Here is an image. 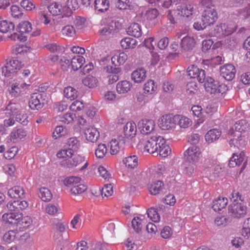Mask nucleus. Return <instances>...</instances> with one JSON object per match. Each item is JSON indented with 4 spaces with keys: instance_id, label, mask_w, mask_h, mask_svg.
Listing matches in <instances>:
<instances>
[{
    "instance_id": "aec40b11",
    "label": "nucleus",
    "mask_w": 250,
    "mask_h": 250,
    "mask_svg": "<svg viewBox=\"0 0 250 250\" xmlns=\"http://www.w3.org/2000/svg\"><path fill=\"white\" fill-rule=\"evenodd\" d=\"M3 111L7 117L16 116L21 112L20 106L18 104L10 102Z\"/></svg>"
},
{
    "instance_id": "4d7b16f0",
    "label": "nucleus",
    "mask_w": 250,
    "mask_h": 250,
    "mask_svg": "<svg viewBox=\"0 0 250 250\" xmlns=\"http://www.w3.org/2000/svg\"><path fill=\"white\" fill-rule=\"evenodd\" d=\"M18 151L19 149L17 146L11 147L4 153V157L7 159L10 160L16 156Z\"/></svg>"
},
{
    "instance_id": "338daca9",
    "label": "nucleus",
    "mask_w": 250,
    "mask_h": 250,
    "mask_svg": "<svg viewBox=\"0 0 250 250\" xmlns=\"http://www.w3.org/2000/svg\"><path fill=\"white\" fill-rule=\"evenodd\" d=\"M10 10L11 15L14 18H19L22 15L21 10L18 5H12L10 8Z\"/></svg>"
},
{
    "instance_id": "9b49d317",
    "label": "nucleus",
    "mask_w": 250,
    "mask_h": 250,
    "mask_svg": "<svg viewBox=\"0 0 250 250\" xmlns=\"http://www.w3.org/2000/svg\"><path fill=\"white\" fill-rule=\"evenodd\" d=\"M45 104V100L42 94L34 93L31 95L29 101V106L32 109H41Z\"/></svg>"
},
{
    "instance_id": "5701e85b",
    "label": "nucleus",
    "mask_w": 250,
    "mask_h": 250,
    "mask_svg": "<svg viewBox=\"0 0 250 250\" xmlns=\"http://www.w3.org/2000/svg\"><path fill=\"white\" fill-rule=\"evenodd\" d=\"M85 161V157L80 155H75L72 159L65 160V166L68 168L76 167Z\"/></svg>"
},
{
    "instance_id": "0e129e2a",
    "label": "nucleus",
    "mask_w": 250,
    "mask_h": 250,
    "mask_svg": "<svg viewBox=\"0 0 250 250\" xmlns=\"http://www.w3.org/2000/svg\"><path fill=\"white\" fill-rule=\"evenodd\" d=\"M113 192V186L111 184L105 185L101 190L102 195L107 197L112 195Z\"/></svg>"
},
{
    "instance_id": "cd10ccee",
    "label": "nucleus",
    "mask_w": 250,
    "mask_h": 250,
    "mask_svg": "<svg viewBox=\"0 0 250 250\" xmlns=\"http://www.w3.org/2000/svg\"><path fill=\"white\" fill-rule=\"evenodd\" d=\"M79 7V4L78 0H67V6H64V9L66 10L64 13L65 17H70L72 13V10L78 9Z\"/></svg>"
},
{
    "instance_id": "dca6fc26",
    "label": "nucleus",
    "mask_w": 250,
    "mask_h": 250,
    "mask_svg": "<svg viewBox=\"0 0 250 250\" xmlns=\"http://www.w3.org/2000/svg\"><path fill=\"white\" fill-rule=\"evenodd\" d=\"M109 145L111 154L116 155L124 149L125 145V140L122 138L119 139V140L112 139L110 142Z\"/></svg>"
},
{
    "instance_id": "c03bdc74",
    "label": "nucleus",
    "mask_w": 250,
    "mask_h": 250,
    "mask_svg": "<svg viewBox=\"0 0 250 250\" xmlns=\"http://www.w3.org/2000/svg\"><path fill=\"white\" fill-rule=\"evenodd\" d=\"M83 84L89 88H94L97 85V79L90 75H88L83 80Z\"/></svg>"
},
{
    "instance_id": "c756f323",
    "label": "nucleus",
    "mask_w": 250,
    "mask_h": 250,
    "mask_svg": "<svg viewBox=\"0 0 250 250\" xmlns=\"http://www.w3.org/2000/svg\"><path fill=\"white\" fill-rule=\"evenodd\" d=\"M26 136V132L22 128L14 129L10 135V140L13 142H16Z\"/></svg>"
},
{
    "instance_id": "72a5a7b5",
    "label": "nucleus",
    "mask_w": 250,
    "mask_h": 250,
    "mask_svg": "<svg viewBox=\"0 0 250 250\" xmlns=\"http://www.w3.org/2000/svg\"><path fill=\"white\" fill-rule=\"evenodd\" d=\"M244 154L243 152H241L239 155L234 153L232 156L230 158L229 163V166L230 167H234L236 166L240 165L244 161Z\"/></svg>"
},
{
    "instance_id": "6e6d98bb",
    "label": "nucleus",
    "mask_w": 250,
    "mask_h": 250,
    "mask_svg": "<svg viewBox=\"0 0 250 250\" xmlns=\"http://www.w3.org/2000/svg\"><path fill=\"white\" fill-rule=\"evenodd\" d=\"M53 107L55 112H62L67 109V104L65 101H62L54 104Z\"/></svg>"
},
{
    "instance_id": "2eb2a0df",
    "label": "nucleus",
    "mask_w": 250,
    "mask_h": 250,
    "mask_svg": "<svg viewBox=\"0 0 250 250\" xmlns=\"http://www.w3.org/2000/svg\"><path fill=\"white\" fill-rule=\"evenodd\" d=\"M21 217V213L11 212L4 213L2 216V219L3 221L14 226L18 228L20 218Z\"/></svg>"
},
{
    "instance_id": "a211bd4d",
    "label": "nucleus",
    "mask_w": 250,
    "mask_h": 250,
    "mask_svg": "<svg viewBox=\"0 0 250 250\" xmlns=\"http://www.w3.org/2000/svg\"><path fill=\"white\" fill-rule=\"evenodd\" d=\"M84 135L88 141L94 143L97 141L100 134L96 128L89 126L84 130Z\"/></svg>"
},
{
    "instance_id": "bb28decb",
    "label": "nucleus",
    "mask_w": 250,
    "mask_h": 250,
    "mask_svg": "<svg viewBox=\"0 0 250 250\" xmlns=\"http://www.w3.org/2000/svg\"><path fill=\"white\" fill-rule=\"evenodd\" d=\"M195 44V41L193 38L187 36L184 37L181 42V47L184 50L192 49Z\"/></svg>"
},
{
    "instance_id": "5fc2aeb1",
    "label": "nucleus",
    "mask_w": 250,
    "mask_h": 250,
    "mask_svg": "<svg viewBox=\"0 0 250 250\" xmlns=\"http://www.w3.org/2000/svg\"><path fill=\"white\" fill-rule=\"evenodd\" d=\"M236 14L239 16L240 19L247 18L250 16V5L248 4L244 9H240Z\"/></svg>"
},
{
    "instance_id": "f704fd0d",
    "label": "nucleus",
    "mask_w": 250,
    "mask_h": 250,
    "mask_svg": "<svg viewBox=\"0 0 250 250\" xmlns=\"http://www.w3.org/2000/svg\"><path fill=\"white\" fill-rule=\"evenodd\" d=\"M164 184L162 181H155L150 185L149 191L151 194L157 195L162 190Z\"/></svg>"
},
{
    "instance_id": "c9c22d12",
    "label": "nucleus",
    "mask_w": 250,
    "mask_h": 250,
    "mask_svg": "<svg viewBox=\"0 0 250 250\" xmlns=\"http://www.w3.org/2000/svg\"><path fill=\"white\" fill-rule=\"evenodd\" d=\"M123 162L128 168L132 169L138 165V158L136 155L128 156L123 160Z\"/></svg>"
},
{
    "instance_id": "39448f33",
    "label": "nucleus",
    "mask_w": 250,
    "mask_h": 250,
    "mask_svg": "<svg viewBox=\"0 0 250 250\" xmlns=\"http://www.w3.org/2000/svg\"><path fill=\"white\" fill-rule=\"evenodd\" d=\"M200 148L196 146H192L184 152V157L187 162L196 164L202 157Z\"/></svg>"
},
{
    "instance_id": "f257e3e1",
    "label": "nucleus",
    "mask_w": 250,
    "mask_h": 250,
    "mask_svg": "<svg viewBox=\"0 0 250 250\" xmlns=\"http://www.w3.org/2000/svg\"><path fill=\"white\" fill-rule=\"evenodd\" d=\"M138 146L150 154H159L162 157H167L170 152V148L166 144L165 139L160 136H154L149 139L140 141Z\"/></svg>"
},
{
    "instance_id": "8fccbe9b",
    "label": "nucleus",
    "mask_w": 250,
    "mask_h": 250,
    "mask_svg": "<svg viewBox=\"0 0 250 250\" xmlns=\"http://www.w3.org/2000/svg\"><path fill=\"white\" fill-rule=\"evenodd\" d=\"M86 189L87 187L86 185L79 184L76 186H73V187L71 188L70 191L72 194L76 195L84 192Z\"/></svg>"
},
{
    "instance_id": "4468645a",
    "label": "nucleus",
    "mask_w": 250,
    "mask_h": 250,
    "mask_svg": "<svg viewBox=\"0 0 250 250\" xmlns=\"http://www.w3.org/2000/svg\"><path fill=\"white\" fill-rule=\"evenodd\" d=\"M174 116L169 114L163 116L159 121V125L163 130H169L174 127L175 122Z\"/></svg>"
},
{
    "instance_id": "c85d7f7f",
    "label": "nucleus",
    "mask_w": 250,
    "mask_h": 250,
    "mask_svg": "<svg viewBox=\"0 0 250 250\" xmlns=\"http://www.w3.org/2000/svg\"><path fill=\"white\" fill-rule=\"evenodd\" d=\"M221 134V132L219 129H210L205 135V140L208 143H211L213 141L218 140Z\"/></svg>"
},
{
    "instance_id": "6ab92c4d",
    "label": "nucleus",
    "mask_w": 250,
    "mask_h": 250,
    "mask_svg": "<svg viewBox=\"0 0 250 250\" xmlns=\"http://www.w3.org/2000/svg\"><path fill=\"white\" fill-rule=\"evenodd\" d=\"M47 8L49 12L53 16L62 15V17H65L64 13L66 10L64 9V6H62L57 2H54L48 6Z\"/></svg>"
},
{
    "instance_id": "412c9836",
    "label": "nucleus",
    "mask_w": 250,
    "mask_h": 250,
    "mask_svg": "<svg viewBox=\"0 0 250 250\" xmlns=\"http://www.w3.org/2000/svg\"><path fill=\"white\" fill-rule=\"evenodd\" d=\"M146 78V71L144 68L137 69L133 71L131 74V79L137 83L143 82Z\"/></svg>"
},
{
    "instance_id": "2f4dec72",
    "label": "nucleus",
    "mask_w": 250,
    "mask_h": 250,
    "mask_svg": "<svg viewBox=\"0 0 250 250\" xmlns=\"http://www.w3.org/2000/svg\"><path fill=\"white\" fill-rule=\"evenodd\" d=\"M85 62L84 58L80 55H77L72 57L71 61V66L74 71L78 70L83 65Z\"/></svg>"
},
{
    "instance_id": "6e6552de",
    "label": "nucleus",
    "mask_w": 250,
    "mask_h": 250,
    "mask_svg": "<svg viewBox=\"0 0 250 250\" xmlns=\"http://www.w3.org/2000/svg\"><path fill=\"white\" fill-rule=\"evenodd\" d=\"M155 125V122L150 119L142 120L138 124L140 132L145 135L152 133L154 130Z\"/></svg>"
},
{
    "instance_id": "bf43d9fd",
    "label": "nucleus",
    "mask_w": 250,
    "mask_h": 250,
    "mask_svg": "<svg viewBox=\"0 0 250 250\" xmlns=\"http://www.w3.org/2000/svg\"><path fill=\"white\" fill-rule=\"evenodd\" d=\"M62 33L66 36L73 37L75 34L76 31L73 26L68 25L63 28Z\"/></svg>"
},
{
    "instance_id": "49530a36",
    "label": "nucleus",
    "mask_w": 250,
    "mask_h": 250,
    "mask_svg": "<svg viewBox=\"0 0 250 250\" xmlns=\"http://www.w3.org/2000/svg\"><path fill=\"white\" fill-rule=\"evenodd\" d=\"M19 223L18 228L19 229H26L31 225L32 219L31 217L28 216L23 217L21 214V217L20 218V222Z\"/></svg>"
},
{
    "instance_id": "7c9ffc66",
    "label": "nucleus",
    "mask_w": 250,
    "mask_h": 250,
    "mask_svg": "<svg viewBox=\"0 0 250 250\" xmlns=\"http://www.w3.org/2000/svg\"><path fill=\"white\" fill-rule=\"evenodd\" d=\"M174 121L175 125H178L181 127L187 128L191 124V120L187 117L176 115L174 116Z\"/></svg>"
},
{
    "instance_id": "9d476101",
    "label": "nucleus",
    "mask_w": 250,
    "mask_h": 250,
    "mask_svg": "<svg viewBox=\"0 0 250 250\" xmlns=\"http://www.w3.org/2000/svg\"><path fill=\"white\" fill-rule=\"evenodd\" d=\"M217 18V13L214 8H207L203 13L202 22L209 26L214 23Z\"/></svg>"
},
{
    "instance_id": "f03ea898",
    "label": "nucleus",
    "mask_w": 250,
    "mask_h": 250,
    "mask_svg": "<svg viewBox=\"0 0 250 250\" xmlns=\"http://www.w3.org/2000/svg\"><path fill=\"white\" fill-rule=\"evenodd\" d=\"M235 131L233 128H230L229 131V134L233 136V138L230 139L229 144L231 147L232 146L238 147L241 144H244V141L240 138L241 133L244 132L249 129L250 125L245 120H241L237 121L234 125Z\"/></svg>"
},
{
    "instance_id": "680f3d73",
    "label": "nucleus",
    "mask_w": 250,
    "mask_h": 250,
    "mask_svg": "<svg viewBox=\"0 0 250 250\" xmlns=\"http://www.w3.org/2000/svg\"><path fill=\"white\" fill-rule=\"evenodd\" d=\"M75 117V114L68 112L61 117V121L65 124H68L73 121Z\"/></svg>"
},
{
    "instance_id": "0eeeda50",
    "label": "nucleus",
    "mask_w": 250,
    "mask_h": 250,
    "mask_svg": "<svg viewBox=\"0 0 250 250\" xmlns=\"http://www.w3.org/2000/svg\"><path fill=\"white\" fill-rule=\"evenodd\" d=\"M159 13L156 8L147 10L143 16L144 21L148 26H152L158 21Z\"/></svg>"
},
{
    "instance_id": "13d9d810",
    "label": "nucleus",
    "mask_w": 250,
    "mask_h": 250,
    "mask_svg": "<svg viewBox=\"0 0 250 250\" xmlns=\"http://www.w3.org/2000/svg\"><path fill=\"white\" fill-rule=\"evenodd\" d=\"M66 133V129L62 126H58L55 128L54 131L53 133V137L57 139L63 135H64Z\"/></svg>"
},
{
    "instance_id": "774afa93",
    "label": "nucleus",
    "mask_w": 250,
    "mask_h": 250,
    "mask_svg": "<svg viewBox=\"0 0 250 250\" xmlns=\"http://www.w3.org/2000/svg\"><path fill=\"white\" fill-rule=\"evenodd\" d=\"M21 5L26 10L30 11L35 8V5L30 0H22L21 2Z\"/></svg>"
},
{
    "instance_id": "393cba45",
    "label": "nucleus",
    "mask_w": 250,
    "mask_h": 250,
    "mask_svg": "<svg viewBox=\"0 0 250 250\" xmlns=\"http://www.w3.org/2000/svg\"><path fill=\"white\" fill-rule=\"evenodd\" d=\"M8 195L12 198H23L24 197V191L20 186H15L8 191Z\"/></svg>"
},
{
    "instance_id": "4be33fe9",
    "label": "nucleus",
    "mask_w": 250,
    "mask_h": 250,
    "mask_svg": "<svg viewBox=\"0 0 250 250\" xmlns=\"http://www.w3.org/2000/svg\"><path fill=\"white\" fill-rule=\"evenodd\" d=\"M228 204V199L226 197H218L213 201L212 208L216 211L218 212L225 208Z\"/></svg>"
},
{
    "instance_id": "4c0bfd02",
    "label": "nucleus",
    "mask_w": 250,
    "mask_h": 250,
    "mask_svg": "<svg viewBox=\"0 0 250 250\" xmlns=\"http://www.w3.org/2000/svg\"><path fill=\"white\" fill-rule=\"evenodd\" d=\"M109 3L108 0H95V7L101 12L106 11L109 8Z\"/></svg>"
},
{
    "instance_id": "09e8293b",
    "label": "nucleus",
    "mask_w": 250,
    "mask_h": 250,
    "mask_svg": "<svg viewBox=\"0 0 250 250\" xmlns=\"http://www.w3.org/2000/svg\"><path fill=\"white\" fill-rule=\"evenodd\" d=\"M148 217L153 222H158L160 220V216L158 214L157 209L151 208L147 211Z\"/></svg>"
},
{
    "instance_id": "ddd939ff",
    "label": "nucleus",
    "mask_w": 250,
    "mask_h": 250,
    "mask_svg": "<svg viewBox=\"0 0 250 250\" xmlns=\"http://www.w3.org/2000/svg\"><path fill=\"white\" fill-rule=\"evenodd\" d=\"M221 76L227 81H231L235 77L236 69L231 64H226L220 68Z\"/></svg>"
},
{
    "instance_id": "052dcab7",
    "label": "nucleus",
    "mask_w": 250,
    "mask_h": 250,
    "mask_svg": "<svg viewBox=\"0 0 250 250\" xmlns=\"http://www.w3.org/2000/svg\"><path fill=\"white\" fill-rule=\"evenodd\" d=\"M81 178L78 177L72 176L65 179L64 180V184L67 186H76L80 182Z\"/></svg>"
},
{
    "instance_id": "ea45409f",
    "label": "nucleus",
    "mask_w": 250,
    "mask_h": 250,
    "mask_svg": "<svg viewBox=\"0 0 250 250\" xmlns=\"http://www.w3.org/2000/svg\"><path fill=\"white\" fill-rule=\"evenodd\" d=\"M121 45L123 49L134 48L136 46V41L131 38H125L121 41Z\"/></svg>"
},
{
    "instance_id": "e2e57ef3",
    "label": "nucleus",
    "mask_w": 250,
    "mask_h": 250,
    "mask_svg": "<svg viewBox=\"0 0 250 250\" xmlns=\"http://www.w3.org/2000/svg\"><path fill=\"white\" fill-rule=\"evenodd\" d=\"M83 107V104L79 100L74 101L70 106V110L74 111H81Z\"/></svg>"
},
{
    "instance_id": "864d4df0",
    "label": "nucleus",
    "mask_w": 250,
    "mask_h": 250,
    "mask_svg": "<svg viewBox=\"0 0 250 250\" xmlns=\"http://www.w3.org/2000/svg\"><path fill=\"white\" fill-rule=\"evenodd\" d=\"M132 226L135 232L139 233L143 227L142 220L138 217H134L132 221Z\"/></svg>"
},
{
    "instance_id": "e433bc0d",
    "label": "nucleus",
    "mask_w": 250,
    "mask_h": 250,
    "mask_svg": "<svg viewBox=\"0 0 250 250\" xmlns=\"http://www.w3.org/2000/svg\"><path fill=\"white\" fill-rule=\"evenodd\" d=\"M39 197L44 202H49L52 198V194L51 191L46 188H40Z\"/></svg>"
},
{
    "instance_id": "37998d69",
    "label": "nucleus",
    "mask_w": 250,
    "mask_h": 250,
    "mask_svg": "<svg viewBox=\"0 0 250 250\" xmlns=\"http://www.w3.org/2000/svg\"><path fill=\"white\" fill-rule=\"evenodd\" d=\"M115 23L111 21L104 25L99 31V34L102 36H107L110 34L114 29Z\"/></svg>"
},
{
    "instance_id": "a18cd8bd",
    "label": "nucleus",
    "mask_w": 250,
    "mask_h": 250,
    "mask_svg": "<svg viewBox=\"0 0 250 250\" xmlns=\"http://www.w3.org/2000/svg\"><path fill=\"white\" fill-rule=\"evenodd\" d=\"M107 152V148L105 144H99L95 150V156L99 159L103 158Z\"/></svg>"
},
{
    "instance_id": "69168bd1",
    "label": "nucleus",
    "mask_w": 250,
    "mask_h": 250,
    "mask_svg": "<svg viewBox=\"0 0 250 250\" xmlns=\"http://www.w3.org/2000/svg\"><path fill=\"white\" fill-rule=\"evenodd\" d=\"M226 23H221L219 25H217L214 28L213 31H212L209 34L210 36H215L218 34H221L223 35L224 28H226Z\"/></svg>"
},
{
    "instance_id": "1a4fd4ad",
    "label": "nucleus",
    "mask_w": 250,
    "mask_h": 250,
    "mask_svg": "<svg viewBox=\"0 0 250 250\" xmlns=\"http://www.w3.org/2000/svg\"><path fill=\"white\" fill-rule=\"evenodd\" d=\"M187 72L191 78L196 79L199 83H203L205 82V71L199 68L197 66L194 65L189 66L187 69Z\"/></svg>"
},
{
    "instance_id": "b1692460",
    "label": "nucleus",
    "mask_w": 250,
    "mask_h": 250,
    "mask_svg": "<svg viewBox=\"0 0 250 250\" xmlns=\"http://www.w3.org/2000/svg\"><path fill=\"white\" fill-rule=\"evenodd\" d=\"M132 84L127 81H122L119 82L116 85V90L120 94H124L129 92L131 87Z\"/></svg>"
},
{
    "instance_id": "f8f14e48",
    "label": "nucleus",
    "mask_w": 250,
    "mask_h": 250,
    "mask_svg": "<svg viewBox=\"0 0 250 250\" xmlns=\"http://www.w3.org/2000/svg\"><path fill=\"white\" fill-rule=\"evenodd\" d=\"M206 91L210 94H216L220 92L219 82L211 77H205L204 82Z\"/></svg>"
},
{
    "instance_id": "423d86ee",
    "label": "nucleus",
    "mask_w": 250,
    "mask_h": 250,
    "mask_svg": "<svg viewBox=\"0 0 250 250\" xmlns=\"http://www.w3.org/2000/svg\"><path fill=\"white\" fill-rule=\"evenodd\" d=\"M246 211L247 207L241 203H232L229 207V213L234 217H242Z\"/></svg>"
},
{
    "instance_id": "f3484780",
    "label": "nucleus",
    "mask_w": 250,
    "mask_h": 250,
    "mask_svg": "<svg viewBox=\"0 0 250 250\" xmlns=\"http://www.w3.org/2000/svg\"><path fill=\"white\" fill-rule=\"evenodd\" d=\"M124 137L127 139H132L136 135L137 126L134 122H129L126 124L123 128Z\"/></svg>"
},
{
    "instance_id": "7ed1b4c3",
    "label": "nucleus",
    "mask_w": 250,
    "mask_h": 250,
    "mask_svg": "<svg viewBox=\"0 0 250 250\" xmlns=\"http://www.w3.org/2000/svg\"><path fill=\"white\" fill-rule=\"evenodd\" d=\"M160 2L166 8L175 4L177 14L180 16L188 17L192 14L193 7L187 0H161Z\"/></svg>"
},
{
    "instance_id": "58836bf2",
    "label": "nucleus",
    "mask_w": 250,
    "mask_h": 250,
    "mask_svg": "<svg viewBox=\"0 0 250 250\" xmlns=\"http://www.w3.org/2000/svg\"><path fill=\"white\" fill-rule=\"evenodd\" d=\"M157 89V85L154 81L148 80L144 84V93L146 94H152Z\"/></svg>"
},
{
    "instance_id": "a878e982",
    "label": "nucleus",
    "mask_w": 250,
    "mask_h": 250,
    "mask_svg": "<svg viewBox=\"0 0 250 250\" xmlns=\"http://www.w3.org/2000/svg\"><path fill=\"white\" fill-rule=\"evenodd\" d=\"M127 33L134 37H140L142 34L141 26L137 23H132L127 29Z\"/></svg>"
},
{
    "instance_id": "a19ab883",
    "label": "nucleus",
    "mask_w": 250,
    "mask_h": 250,
    "mask_svg": "<svg viewBox=\"0 0 250 250\" xmlns=\"http://www.w3.org/2000/svg\"><path fill=\"white\" fill-rule=\"evenodd\" d=\"M63 93L64 96L70 100H73L78 97L77 90L71 86L65 87L63 90Z\"/></svg>"
},
{
    "instance_id": "79ce46f5",
    "label": "nucleus",
    "mask_w": 250,
    "mask_h": 250,
    "mask_svg": "<svg viewBox=\"0 0 250 250\" xmlns=\"http://www.w3.org/2000/svg\"><path fill=\"white\" fill-rule=\"evenodd\" d=\"M17 30L21 33H29L32 30V24L28 21H22L19 24Z\"/></svg>"
},
{
    "instance_id": "20e7f679",
    "label": "nucleus",
    "mask_w": 250,
    "mask_h": 250,
    "mask_svg": "<svg viewBox=\"0 0 250 250\" xmlns=\"http://www.w3.org/2000/svg\"><path fill=\"white\" fill-rule=\"evenodd\" d=\"M5 63L1 67V74L5 77H9L17 73L23 65L22 62L16 59H7Z\"/></svg>"
},
{
    "instance_id": "de8ad7c7",
    "label": "nucleus",
    "mask_w": 250,
    "mask_h": 250,
    "mask_svg": "<svg viewBox=\"0 0 250 250\" xmlns=\"http://www.w3.org/2000/svg\"><path fill=\"white\" fill-rule=\"evenodd\" d=\"M17 231L16 230H10L6 232L2 237L3 240L8 243H10L15 239Z\"/></svg>"
},
{
    "instance_id": "603ef678",
    "label": "nucleus",
    "mask_w": 250,
    "mask_h": 250,
    "mask_svg": "<svg viewBox=\"0 0 250 250\" xmlns=\"http://www.w3.org/2000/svg\"><path fill=\"white\" fill-rule=\"evenodd\" d=\"M241 233L244 237L247 239L250 237V218L245 221Z\"/></svg>"
},
{
    "instance_id": "3c124183",
    "label": "nucleus",
    "mask_w": 250,
    "mask_h": 250,
    "mask_svg": "<svg viewBox=\"0 0 250 250\" xmlns=\"http://www.w3.org/2000/svg\"><path fill=\"white\" fill-rule=\"evenodd\" d=\"M79 145V141L76 137L70 138L66 143L67 146L74 151H76L78 149Z\"/></svg>"
},
{
    "instance_id": "473e14b6",
    "label": "nucleus",
    "mask_w": 250,
    "mask_h": 250,
    "mask_svg": "<svg viewBox=\"0 0 250 250\" xmlns=\"http://www.w3.org/2000/svg\"><path fill=\"white\" fill-rule=\"evenodd\" d=\"M127 59V55L123 52L115 54L111 58V62L115 66L123 64Z\"/></svg>"
}]
</instances>
